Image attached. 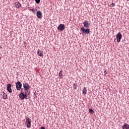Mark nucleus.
Masks as SVG:
<instances>
[{"instance_id": "6", "label": "nucleus", "mask_w": 129, "mask_h": 129, "mask_svg": "<svg viewBox=\"0 0 129 129\" xmlns=\"http://www.w3.org/2000/svg\"><path fill=\"white\" fill-rule=\"evenodd\" d=\"M81 30H82V31H83V33H85V34H88L90 32V29H89L88 28H87L85 29V28H84V27H82L81 28Z\"/></svg>"}, {"instance_id": "23", "label": "nucleus", "mask_w": 129, "mask_h": 129, "mask_svg": "<svg viewBox=\"0 0 129 129\" xmlns=\"http://www.w3.org/2000/svg\"><path fill=\"white\" fill-rule=\"evenodd\" d=\"M127 1V2H128L129 1V0H126Z\"/></svg>"}, {"instance_id": "14", "label": "nucleus", "mask_w": 129, "mask_h": 129, "mask_svg": "<svg viewBox=\"0 0 129 129\" xmlns=\"http://www.w3.org/2000/svg\"><path fill=\"white\" fill-rule=\"evenodd\" d=\"M37 54L38 55V56L41 57L42 56H43V52H42V51L38 50Z\"/></svg>"}, {"instance_id": "7", "label": "nucleus", "mask_w": 129, "mask_h": 129, "mask_svg": "<svg viewBox=\"0 0 129 129\" xmlns=\"http://www.w3.org/2000/svg\"><path fill=\"white\" fill-rule=\"evenodd\" d=\"M7 89L8 91V92H9V93H12V92H13V91L12 90V84H8L7 85Z\"/></svg>"}, {"instance_id": "18", "label": "nucleus", "mask_w": 129, "mask_h": 129, "mask_svg": "<svg viewBox=\"0 0 129 129\" xmlns=\"http://www.w3.org/2000/svg\"><path fill=\"white\" fill-rule=\"evenodd\" d=\"M7 97H8V95L5 94V95L4 96V97H3V98H4V99H7Z\"/></svg>"}, {"instance_id": "16", "label": "nucleus", "mask_w": 129, "mask_h": 129, "mask_svg": "<svg viewBox=\"0 0 129 129\" xmlns=\"http://www.w3.org/2000/svg\"><path fill=\"white\" fill-rule=\"evenodd\" d=\"M73 88H74V89H75V90H76V89H77V86L76 85V84H74Z\"/></svg>"}, {"instance_id": "17", "label": "nucleus", "mask_w": 129, "mask_h": 129, "mask_svg": "<svg viewBox=\"0 0 129 129\" xmlns=\"http://www.w3.org/2000/svg\"><path fill=\"white\" fill-rule=\"evenodd\" d=\"M89 112H91V113H93V112H94V111H93V109H89Z\"/></svg>"}, {"instance_id": "8", "label": "nucleus", "mask_w": 129, "mask_h": 129, "mask_svg": "<svg viewBox=\"0 0 129 129\" xmlns=\"http://www.w3.org/2000/svg\"><path fill=\"white\" fill-rule=\"evenodd\" d=\"M57 29L60 31H64V30H65V25H64V24H60L58 26Z\"/></svg>"}, {"instance_id": "12", "label": "nucleus", "mask_w": 129, "mask_h": 129, "mask_svg": "<svg viewBox=\"0 0 129 129\" xmlns=\"http://www.w3.org/2000/svg\"><path fill=\"white\" fill-rule=\"evenodd\" d=\"M122 129H129V124H125L122 126Z\"/></svg>"}, {"instance_id": "21", "label": "nucleus", "mask_w": 129, "mask_h": 129, "mask_svg": "<svg viewBox=\"0 0 129 129\" xmlns=\"http://www.w3.org/2000/svg\"><path fill=\"white\" fill-rule=\"evenodd\" d=\"M40 129H46V128H45V127H44V126H41L40 127Z\"/></svg>"}, {"instance_id": "19", "label": "nucleus", "mask_w": 129, "mask_h": 129, "mask_svg": "<svg viewBox=\"0 0 129 129\" xmlns=\"http://www.w3.org/2000/svg\"><path fill=\"white\" fill-rule=\"evenodd\" d=\"M41 0H35V2L36 4H40V2Z\"/></svg>"}, {"instance_id": "5", "label": "nucleus", "mask_w": 129, "mask_h": 129, "mask_svg": "<svg viewBox=\"0 0 129 129\" xmlns=\"http://www.w3.org/2000/svg\"><path fill=\"white\" fill-rule=\"evenodd\" d=\"M16 89L17 90H21V89H22V83H21L20 82H18L16 83Z\"/></svg>"}, {"instance_id": "4", "label": "nucleus", "mask_w": 129, "mask_h": 129, "mask_svg": "<svg viewBox=\"0 0 129 129\" xmlns=\"http://www.w3.org/2000/svg\"><path fill=\"white\" fill-rule=\"evenodd\" d=\"M23 87L24 88L25 91H28L30 89V85L28 83H25L23 84Z\"/></svg>"}, {"instance_id": "11", "label": "nucleus", "mask_w": 129, "mask_h": 129, "mask_svg": "<svg viewBox=\"0 0 129 129\" xmlns=\"http://www.w3.org/2000/svg\"><path fill=\"white\" fill-rule=\"evenodd\" d=\"M21 6H22V5L21 4V3H20V2H17L15 3V7L17 9H19V8Z\"/></svg>"}, {"instance_id": "10", "label": "nucleus", "mask_w": 129, "mask_h": 129, "mask_svg": "<svg viewBox=\"0 0 129 129\" xmlns=\"http://www.w3.org/2000/svg\"><path fill=\"white\" fill-rule=\"evenodd\" d=\"M84 27L85 28H89V23H88V21H86L83 22Z\"/></svg>"}, {"instance_id": "15", "label": "nucleus", "mask_w": 129, "mask_h": 129, "mask_svg": "<svg viewBox=\"0 0 129 129\" xmlns=\"http://www.w3.org/2000/svg\"><path fill=\"white\" fill-rule=\"evenodd\" d=\"M83 94H84V95H85V94H86V93H87V90H86V88H84V89L83 90Z\"/></svg>"}, {"instance_id": "3", "label": "nucleus", "mask_w": 129, "mask_h": 129, "mask_svg": "<svg viewBox=\"0 0 129 129\" xmlns=\"http://www.w3.org/2000/svg\"><path fill=\"white\" fill-rule=\"evenodd\" d=\"M116 39H117V42L118 43H119V42H120V40H121L122 38V35H121V33H120V32H119L116 36Z\"/></svg>"}, {"instance_id": "13", "label": "nucleus", "mask_w": 129, "mask_h": 129, "mask_svg": "<svg viewBox=\"0 0 129 129\" xmlns=\"http://www.w3.org/2000/svg\"><path fill=\"white\" fill-rule=\"evenodd\" d=\"M63 73L62 71H60L59 73V77H60V79H63Z\"/></svg>"}, {"instance_id": "22", "label": "nucleus", "mask_w": 129, "mask_h": 129, "mask_svg": "<svg viewBox=\"0 0 129 129\" xmlns=\"http://www.w3.org/2000/svg\"><path fill=\"white\" fill-rule=\"evenodd\" d=\"M31 11H32V12H34V9H31Z\"/></svg>"}, {"instance_id": "20", "label": "nucleus", "mask_w": 129, "mask_h": 129, "mask_svg": "<svg viewBox=\"0 0 129 129\" xmlns=\"http://www.w3.org/2000/svg\"><path fill=\"white\" fill-rule=\"evenodd\" d=\"M111 6H112V7H115V4L112 3L111 4Z\"/></svg>"}, {"instance_id": "1", "label": "nucleus", "mask_w": 129, "mask_h": 129, "mask_svg": "<svg viewBox=\"0 0 129 129\" xmlns=\"http://www.w3.org/2000/svg\"><path fill=\"white\" fill-rule=\"evenodd\" d=\"M19 97L21 100H24L25 98L27 99V92H23V89H21V93L19 95Z\"/></svg>"}, {"instance_id": "25", "label": "nucleus", "mask_w": 129, "mask_h": 129, "mask_svg": "<svg viewBox=\"0 0 129 129\" xmlns=\"http://www.w3.org/2000/svg\"><path fill=\"white\" fill-rule=\"evenodd\" d=\"M0 59H1V57H0Z\"/></svg>"}, {"instance_id": "9", "label": "nucleus", "mask_w": 129, "mask_h": 129, "mask_svg": "<svg viewBox=\"0 0 129 129\" xmlns=\"http://www.w3.org/2000/svg\"><path fill=\"white\" fill-rule=\"evenodd\" d=\"M36 16L38 19H42V12L38 11L36 13Z\"/></svg>"}, {"instance_id": "24", "label": "nucleus", "mask_w": 129, "mask_h": 129, "mask_svg": "<svg viewBox=\"0 0 129 129\" xmlns=\"http://www.w3.org/2000/svg\"><path fill=\"white\" fill-rule=\"evenodd\" d=\"M106 72V71H105L104 73Z\"/></svg>"}, {"instance_id": "2", "label": "nucleus", "mask_w": 129, "mask_h": 129, "mask_svg": "<svg viewBox=\"0 0 129 129\" xmlns=\"http://www.w3.org/2000/svg\"><path fill=\"white\" fill-rule=\"evenodd\" d=\"M26 122V126L28 128H30L31 126L32 123V120L29 118V117L26 116L25 117Z\"/></svg>"}]
</instances>
